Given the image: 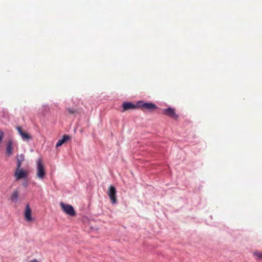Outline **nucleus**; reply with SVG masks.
I'll list each match as a JSON object with an SVG mask.
<instances>
[{
	"label": "nucleus",
	"instance_id": "obj_2",
	"mask_svg": "<svg viewBox=\"0 0 262 262\" xmlns=\"http://www.w3.org/2000/svg\"><path fill=\"white\" fill-rule=\"evenodd\" d=\"M62 210L68 215L74 216L76 215V212L73 207L69 204H66L63 202H61L60 204Z\"/></svg>",
	"mask_w": 262,
	"mask_h": 262
},
{
	"label": "nucleus",
	"instance_id": "obj_17",
	"mask_svg": "<svg viewBox=\"0 0 262 262\" xmlns=\"http://www.w3.org/2000/svg\"><path fill=\"white\" fill-rule=\"evenodd\" d=\"M29 262H40V261H38L37 259H33L30 260Z\"/></svg>",
	"mask_w": 262,
	"mask_h": 262
},
{
	"label": "nucleus",
	"instance_id": "obj_6",
	"mask_svg": "<svg viewBox=\"0 0 262 262\" xmlns=\"http://www.w3.org/2000/svg\"><path fill=\"white\" fill-rule=\"evenodd\" d=\"M138 101L137 102L136 104H135L132 102H123L122 104V112H125L126 111L130 110H135L138 108Z\"/></svg>",
	"mask_w": 262,
	"mask_h": 262
},
{
	"label": "nucleus",
	"instance_id": "obj_12",
	"mask_svg": "<svg viewBox=\"0 0 262 262\" xmlns=\"http://www.w3.org/2000/svg\"><path fill=\"white\" fill-rule=\"evenodd\" d=\"M70 138L68 135H64L61 139H59L56 144V147H58L61 146L64 142L67 141Z\"/></svg>",
	"mask_w": 262,
	"mask_h": 262
},
{
	"label": "nucleus",
	"instance_id": "obj_3",
	"mask_svg": "<svg viewBox=\"0 0 262 262\" xmlns=\"http://www.w3.org/2000/svg\"><path fill=\"white\" fill-rule=\"evenodd\" d=\"M46 174V171L43 164L41 160L37 161V177L40 179H42Z\"/></svg>",
	"mask_w": 262,
	"mask_h": 262
},
{
	"label": "nucleus",
	"instance_id": "obj_1",
	"mask_svg": "<svg viewBox=\"0 0 262 262\" xmlns=\"http://www.w3.org/2000/svg\"><path fill=\"white\" fill-rule=\"evenodd\" d=\"M138 106V108H141L143 111L147 110L150 112L156 110L158 108L154 103L145 102L144 101H139Z\"/></svg>",
	"mask_w": 262,
	"mask_h": 262
},
{
	"label": "nucleus",
	"instance_id": "obj_14",
	"mask_svg": "<svg viewBox=\"0 0 262 262\" xmlns=\"http://www.w3.org/2000/svg\"><path fill=\"white\" fill-rule=\"evenodd\" d=\"M254 254L259 259H262V252H255Z\"/></svg>",
	"mask_w": 262,
	"mask_h": 262
},
{
	"label": "nucleus",
	"instance_id": "obj_16",
	"mask_svg": "<svg viewBox=\"0 0 262 262\" xmlns=\"http://www.w3.org/2000/svg\"><path fill=\"white\" fill-rule=\"evenodd\" d=\"M3 138V133L2 132H0V142L2 140Z\"/></svg>",
	"mask_w": 262,
	"mask_h": 262
},
{
	"label": "nucleus",
	"instance_id": "obj_7",
	"mask_svg": "<svg viewBox=\"0 0 262 262\" xmlns=\"http://www.w3.org/2000/svg\"><path fill=\"white\" fill-rule=\"evenodd\" d=\"M16 129L20 135L21 137L24 141H29L32 139V137L30 134L24 131L21 127L18 126Z\"/></svg>",
	"mask_w": 262,
	"mask_h": 262
},
{
	"label": "nucleus",
	"instance_id": "obj_10",
	"mask_svg": "<svg viewBox=\"0 0 262 262\" xmlns=\"http://www.w3.org/2000/svg\"><path fill=\"white\" fill-rule=\"evenodd\" d=\"M19 191L18 189H14L10 196V200L12 202L16 203L18 201Z\"/></svg>",
	"mask_w": 262,
	"mask_h": 262
},
{
	"label": "nucleus",
	"instance_id": "obj_5",
	"mask_svg": "<svg viewBox=\"0 0 262 262\" xmlns=\"http://www.w3.org/2000/svg\"><path fill=\"white\" fill-rule=\"evenodd\" d=\"M162 113L175 119H178L179 117V116L176 113L175 109L171 107L163 109L162 110Z\"/></svg>",
	"mask_w": 262,
	"mask_h": 262
},
{
	"label": "nucleus",
	"instance_id": "obj_13",
	"mask_svg": "<svg viewBox=\"0 0 262 262\" xmlns=\"http://www.w3.org/2000/svg\"><path fill=\"white\" fill-rule=\"evenodd\" d=\"M17 167L18 169L20 168L23 161L25 160V156L23 154L18 155L16 156Z\"/></svg>",
	"mask_w": 262,
	"mask_h": 262
},
{
	"label": "nucleus",
	"instance_id": "obj_9",
	"mask_svg": "<svg viewBox=\"0 0 262 262\" xmlns=\"http://www.w3.org/2000/svg\"><path fill=\"white\" fill-rule=\"evenodd\" d=\"M32 210L28 204H27L25 208L24 216L27 222H32L33 219L31 216Z\"/></svg>",
	"mask_w": 262,
	"mask_h": 262
},
{
	"label": "nucleus",
	"instance_id": "obj_15",
	"mask_svg": "<svg viewBox=\"0 0 262 262\" xmlns=\"http://www.w3.org/2000/svg\"><path fill=\"white\" fill-rule=\"evenodd\" d=\"M68 112L71 114H73L76 112V111L73 108H69L68 109Z\"/></svg>",
	"mask_w": 262,
	"mask_h": 262
},
{
	"label": "nucleus",
	"instance_id": "obj_8",
	"mask_svg": "<svg viewBox=\"0 0 262 262\" xmlns=\"http://www.w3.org/2000/svg\"><path fill=\"white\" fill-rule=\"evenodd\" d=\"M27 176L26 171L22 169L16 168V171L14 173V176L17 180H20L23 178H25Z\"/></svg>",
	"mask_w": 262,
	"mask_h": 262
},
{
	"label": "nucleus",
	"instance_id": "obj_11",
	"mask_svg": "<svg viewBox=\"0 0 262 262\" xmlns=\"http://www.w3.org/2000/svg\"><path fill=\"white\" fill-rule=\"evenodd\" d=\"M13 142L12 141L10 140L7 144L6 153L9 156H11L13 154Z\"/></svg>",
	"mask_w": 262,
	"mask_h": 262
},
{
	"label": "nucleus",
	"instance_id": "obj_4",
	"mask_svg": "<svg viewBox=\"0 0 262 262\" xmlns=\"http://www.w3.org/2000/svg\"><path fill=\"white\" fill-rule=\"evenodd\" d=\"M107 194L111 202L113 204H116L117 203V191L115 187L112 185L110 186L108 188Z\"/></svg>",
	"mask_w": 262,
	"mask_h": 262
}]
</instances>
